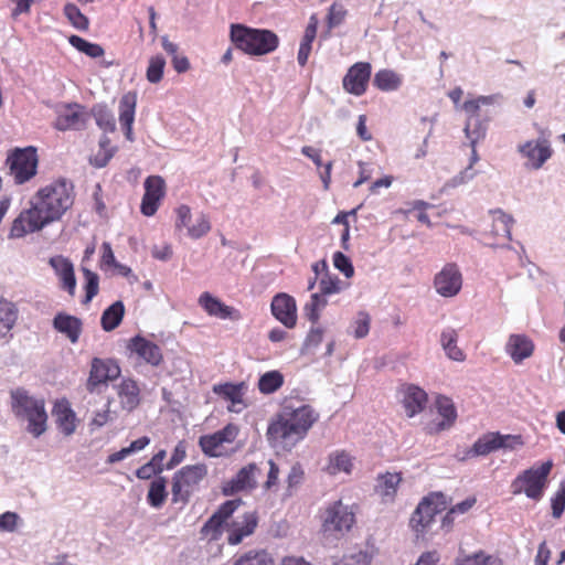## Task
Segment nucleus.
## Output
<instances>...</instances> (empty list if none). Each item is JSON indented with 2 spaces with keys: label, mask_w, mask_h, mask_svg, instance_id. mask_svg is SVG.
I'll return each mask as SVG.
<instances>
[{
  "label": "nucleus",
  "mask_w": 565,
  "mask_h": 565,
  "mask_svg": "<svg viewBox=\"0 0 565 565\" xmlns=\"http://www.w3.org/2000/svg\"><path fill=\"white\" fill-rule=\"evenodd\" d=\"M74 200V185L64 178L39 188L30 200V207L12 222L9 236L20 238L60 221L73 206Z\"/></svg>",
  "instance_id": "f257e3e1"
},
{
  "label": "nucleus",
  "mask_w": 565,
  "mask_h": 565,
  "mask_svg": "<svg viewBox=\"0 0 565 565\" xmlns=\"http://www.w3.org/2000/svg\"><path fill=\"white\" fill-rule=\"evenodd\" d=\"M230 39L237 50L250 56L270 54L279 45V38L274 31L239 23L231 24Z\"/></svg>",
  "instance_id": "f03ea898"
},
{
  "label": "nucleus",
  "mask_w": 565,
  "mask_h": 565,
  "mask_svg": "<svg viewBox=\"0 0 565 565\" xmlns=\"http://www.w3.org/2000/svg\"><path fill=\"white\" fill-rule=\"evenodd\" d=\"M10 397L12 413L15 417L23 418L28 422V431L35 438L44 434L47 428V414L44 399L31 396L23 387L12 390Z\"/></svg>",
  "instance_id": "7ed1b4c3"
},
{
  "label": "nucleus",
  "mask_w": 565,
  "mask_h": 565,
  "mask_svg": "<svg viewBox=\"0 0 565 565\" xmlns=\"http://www.w3.org/2000/svg\"><path fill=\"white\" fill-rule=\"evenodd\" d=\"M206 477L207 467L204 463L186 465L175 471L171 482L172 503L186 505Z\"/></svg>",
  "instance_id": "20e7f679"
},
{
  "label": "nucleus",
  "mask_w": 565,
  "mask_h": 565,
  "mask_svg": "<svg viewBox=\"0 0 565 565\" xmlns=\"http://www.w3.org/2000/svg\"><path fill=\"white\" fill-rule=\"evenodd\" d=\"M552 469L553 461L547 460L522 471L511 482L510 489L512 494L519 495L524 493L529 499L534 501L541 500Z\"/></svg>",
  "instance_id": "39448f33"
},
{
  "label": "nucleus",
  "mask_w": 565,
  "mask_h": 565,
  "mask_svg": "<svg viewBox=\"0 0 565 565\" xmlns=\"http://www.w3.org/2000/svg\"><path fill=\"white\" fill-rule=\"evenodd\" d=\"M355 524V512L352 507L343 504L341 500L330 503L322 514V531L342 537Z\"/></svg>",
  "instance_id": "423d86ee"
},
{
  "label": "nucleus",
  "mask_w": 565,
  "mask_h": 565,
  "mask_svg": "<svg viewBox=\"0 0 565 565\" xmlns=\"http://www.w3.org/2000/svg\"><path fill=\"white\" fill-rule=\"evenodd\" d=\"M8 163L17 184L30 181L38 172L39 157L36 148L29 146L13 149L8 157Z\"/></svg>",
  "instance_id": "0eeeda50"
},
{
  "label": "nucleus",
  "mask_w": 565,
  "mask_h": 565,
  "mask_svg": "<svg viewBox=\"0 0 565 565\" xmlns=\"http://www.w3.org/2000/svg\"><path fill=\"white\" fill-rule=\"evenodd\" d=\"M445 501L441 493L425 497L411 518V526L417 535H424L435 520L438 512L444 509Z\"/></svg>",
  "instance_id": "6e6552de"
},
{
  "label": "nucleus",
  "mask_w": 565,
  "mask_h": 565,
  "mask_svg": "<svg viewBox=\"0 0 565 565\" xmlns=\"http://www.w3.org/2000/svg\"><path fill=\"white\" fill-rule=\"evenodd\" d=\"M266 435L271 446L282 449H291L305 438L280 413L268 425Z\"/></svg>",
  "instance_id": "1a4fd4ad"
},
{
  "label": "nucleus",
  "mask_w": 565,
  "mask_h": 565,
  "mask_svg": "<svg viewBox=\"0 0 565 565\" xmlns=\"http://www.w3.org/2000/svg\"><path fill=\"white\" fill-rule=\"evenodd\" d=\"M243 503L241 499L227 500L209 518L200 530L202 539L216 541L221 537L225 522Z\"/></svg>",
  "instance_id": "9d476101"
},
{
  "label": "nucleus",
  "mask_w": 565,
  "mask_h": 565,
  "mask_svg": "<svg viewBox=\"0 0 565 565\" xmlns=\"http://www.w3.org/2000/svg\"><path fill=\"white\" fill-rule=\"evenodd\" d=\"M143 186L145 193L140 204V212L145 216H152L157 213L161 201L166 196V181L160 175H149L146 178Z\"/></svg>",
  "instance_id": "9b49d317"
},
{
  "label": "nucleus",
  "mask_w": 565,
  "mask_h": 565,
  "mask_svg": "<svg viewBox=\"0 0 565 565\" xmlns=\"http://www.w3.org/2000/svg\"><path fill=\"white\" fill-rule=\"evenodd\" d=\"M372 75V66L369 62H356L351 65L342 79L343 89L354 96L366 93Z\"/></svg>",
  "instance_id": "f8f14e48"
},
{
  "label": "nucleus",
  "mask_w": 565,
  "mask_h": 565,
  "mask_svg": "<svg viewBox=\"0 0 565 565\" xmlns=\"http://www.w3.org/2000/svg\"><path fill=\"white\" fill-rule=\"evenodd\" d=\"M120 375L119 365L113 360H103L94 358L90 364L89 376L86 382V388L93 393L99 385L113 381Z\"/></svg>",
  "instance_id": "ddd939ff"
},
{
  "label": "nucleus",
  "mask_w": 565,
  "mask_h": 565,
  "mask_svg": "<svg viewBox=\"0 0 565 565\" xmlns=\"http://www.w3.org/2000/svg\"><path fill=\"white\" fill-rule=\"evenodd\" d=\"M436 291L446 298L455 297L462 287V275L454 263L446 264L434 279Z\"/></svg>",
  "instance_id": "4468645a"
},
{
  "label": "nucleus",
  "mask_w": 565,
  "mask_h": 565,
  "mask_svg": "<svg viewBox=\"0 0 565 565\" xmlns=\"http://www.w3.org/2000/svg\"><path fill=\"white\" fill-rule=\"evenodd\" d=\"M259 469L256 463H248L237 471V473L222 486L224 495H233L242 491H250L256 488V475Z\"/></svg>",
  "instance_id": "2eb2a0df"
},
{
  "label": "nucleus",
  "mask_w": 565,
  "mask_h": 565,
  "mask_svg": "<svg viewBox=\"0 0 565 565\" xmlns=\"http://www.w3.org/2000/svg\"><path fill=\"white\" fill-rule=\"evenodd\" d=\"M87 120L85 107L73 103L67 104L64 110L57 115L53 126L60 131L79 130L85 128Z\"/></svg>",
  "instance_id": "dca6fc26"
},
{
  "label": "nucleus",
  "mask_w": 565,
  "mask_h": 565,
  "mask_svg": "<svg viewBox=\"0 0 565 565\" xmlns=\"http://www.w3.org/2000/svg\"><path fill=\"white\" fill-rule=\"evenodd\" d=\"M273 316L286 328H294L297 323V306L295 299L287 294L276 295L270 305Z\"/></svg>",
  "instance_id": "f3484780"
},
{
  "label": "nucleus",
  "mask_w": 565,
  "mask_h": 565,
  "mask_svg": "<svg viewBox=\"0 0 565 565\" xmlns=\"http://www.w3.org/2000/svg\"><path fill=\"white\" fill-rule=\"evenodd\" d=\"M128 349L137 354L143 362L152 366L160 365L163 360L160 347L141 335H136L130 339Z\"/></svg>",
  "instance_id": "a211bd4d"
},
{
  "label": "nucleus",
  "mask_w": 565,
  "mask_h": 565,
  "mask_svg": "<svg viewBox=\"0 0 565 565\" xmlns=\"http://www.w3.org/2000/svg\"><path fill=\"white\" fill-rule=\"evenodd\" d=\"M280 414L299 430L302 437H306L309 429L319 418L318 413L310 405H301L295 409L286 407Z\"/></svg>",
  "instance_id": "6ab92c4d"
},
{
  "label": "nucleus",
  "mask_w": 565,
  "mask_h": 565,
  "mask_svg": "<svg viewBox=\"0 0 565 565\" xmlns=\"http://www.w3.org/2000/svg\"><path fill=\"white\" fill-rule=\"evenodd\" d=\"M519 150L527 159V166L535 170L542 168L553 153L548 141L545 139L526 141Z\"/></svg>",
  "instance_id": "aec40b11"
},
{
  "label": "nucleus",
  "mask_w": 565,
  "mask_h": 565,
  "mask_svg": "<svg viewBox=\"0 0 565 565\" xmlns=\"http://www.w3.org/2000/svg\"><path fill=\"white\" fill-rule=\"evenodd\" d=\"M198 302L203 308V310L211 317H215L222 320L241 319V312L237 309L225 305L224 302H222L220 299L212 296L207 291H204L200 295Z\"/></svg>",
  "instance_id": "412c9836"
},
{
  "label": "nucleus",
  "mask_w": 565,
  "mask_h": 565,
  "mask_svg": "<svg viewBox=\"0 0 565 565\" xmlns=\"http://www.w3.org/2000/svg\"><path fill=\"white\" fill-rule=\"evenodd\" d=\"M49 264L54 269L55 275L58 277L61 288L73 297L76 290V277L72 262L62 255H57L51 257Z\"/></svg>",
  "instance_id": "4be33fe9"
},
{
  "label": "nucleus",
  "mask_w": 565,
  "mask_h": 565,
  "mask_svg": "<svg viewBox=\"0 0 565 565\" xmlns=\"http://www.w3.org/2000/svg\"><path fill=\"white\" fill-rule=\"evenodd\" d=\"M247 391V384L245 382L239 383H221L215 384L213 386V393H215L217 396L222 397L225 401L231 402V405L227 407L230 412H239L242 408H237V405H241L242 407H246V404L244 403V395Z\"/></svg>",
  "instance_id": "5701e85b"
},
{
  "label": "nucleus",
  "mask_w": 565,
  "mask_h": 565,
  "mask_svg": "<svg viewBox=\"0 0 565 565\" xmlns=\"http://www.w3.org/2000/svg\"><path fill=\"white\" fill-rule=\"evenodd\" d=\"M258 524V518L255 512H247L243 515L242 521H233L227 524V543L230 545H237L242 541L252 535Z\"/></svg>",
  "instance_id": "b1692460"
},
{
  "label": "nucleus",
  "mask_w": 565,
  "mask_h": 565,
  "mask_svg": "<svg viewBox=\"0 0 565 565\" xmlns=\"http://www.w3.org/2000/svg\"><path fill=\"white\" fill-rule=\"evenodd\" d=\"M534 348V342L526 334L514 333L508 339L505 352L515 364H520L532 356Z\"/></svg>",
  "instance_id": "393cba45"
},
{
  "label": "nucleus",
  "mask_w": 565,
  "mask_h": 565,
  "mask_svg": "<svg viewBox=\"0 0 565 565\" xmlns=\"http://www.w3.org/2000/svg\"><path fill=\"white\" fill-rule=\"evenodd\" d=\"M137 106V94L128 92L124 94L119 102V122L124 129L127 140L132 141V125Z\"/></svg>",
  "instance_id": "a878e982"
},
{
  "label": "nucleus",
  "mask_w": 565,
  "mask_h": 565,
  "mask_svg": "<svg viewBox=\"0 0 565 565\" xmlns=\"http://www.w3.org/2000/svg\"><path fill=\"white\" fill-rule=\"evenodd\" d=\"M119 403L122 409L132 412L140 404V387L132 379H122L116 386Z\"/></svg>",
  "instance_id": "bb28decb"
},
{
  "label": "nucleus",
  "mask_w": 565,
  "mask_h": 565,
  "mask_svg": "<svg viewBox=\"0 0 565 565\" xmlns=\"http://www.w3.org/2000/svg\"><path fill=\"white\" fill-rule=\"evenodd\" d=\"M53 416L58 430L65 436L72 435L76 429V415L66 399L57 401L53 407Z\"/></svg>",
  "instance_id": "cd10ccee"
},
{
  "label": "nucleus",
  "mask_w": 565,
  "mask_h": 565,
  "mask_svg": "<svg viewBox=\"0 0 565 565\" xmlns=\"http://www.w3.org/2000/svg\"><path fill=\"white\" fill-rule=\"evenodd\" d=\"M401 472H385L376 478L375 492L381 497L383 502H393L402 482Z\"/></svg>",
  "instance_id": "c85d7f7f"
},
{
  "label": "nucleus",
  "mask_w": 565,
  "mask_h": 565,
  "mask_svg": "<svg viewBox=\"0 0 565 565\" xmlns=\"http://www.w3.org/2000/svg\"><path fill=\"white\" fill-rule=\"evenodd\" d=\"M82 321L75 316L58 312L53 319L54 329L67 337L72 343H76L82 333Z\"/></svg>",
  "instance_id": "c756f323"
},
{
  "label": "nucleus",
  "mask_w": 565,
  "mask_h": 565,
  "mask_svg": "<svg viewBox=\"0 0 565 565\" xmlns=\"http://www.w3.org/2000/svg\"><path fill=\"white\" fill-rule=\"evenodd\" d=\"M403 406L408 417L423 412L427 403V394L424 390L415 385H407L403 390Z\"/></svg>",
  "instance_id": "7c9ffc66"
},
{
  "label": "nucleus",
  "mask_w": 565,
  "mask_h": 565,
  "mask_svg": "<svg viewBox=\"0 0 565 565\" xmlns=\"http://www.w3.org/2000/svg\"><path fill=\"white\" fill-rule=\"evenodd\" d=\"M436 408L438 414L444 418L435 427H430V433H439L450 428L457 419V411L452 401L446 396H438L436 398Z\"/></svg>",
  "instance_id": "2f4dec72"
},
{
  "label": "nucleus",
  "mask_w": 565,
  "mask_h": 565,
  "mask_svg": "<svg viewBox=\"0 0 565 565\" xmlns=\"http://www.w3.org/2000/svg\"><path fill=\"white\" fill-rule=\"evenodd\" d=\"M512 224L513 220L510 215L500 210L493 211L491 235L498 243L510 242Z\"/></svg>",
  "instance_id": "473e14b6"
},
{
  "label": "nucleus",
  "mask_w": 565,
  "mask_h": 565,
  "mask_svg": "<svg viewBox=\"0 0 565 565\" xmlns=\"http://www.w3.org/2000/svg\"><path fill=\"white\" fill-rule=\"evenodd\" d=\"M500 438V433H488L480 437L472 446L470 450H468L467 456H486L492 451L501 449L502 444Z\"/></svg>",
  "instance_id": "72a5a7b5"
},
{
  "label": "nucleus",
  "mask_w": 565,
  "mask_h": 565,
  "mask_svg": "<svg viewBox=\"0 0 565 565\" xmlns=\"http://www.w3.org/2000/svg\"><path fill=\"white\" fill-rule=\"evenodd\" d=\"M18 308L11 301L0 298V339L4 338L14 327Z\"/></svg>",
  "instance_id": "f704fd0d"
},
{
  "label": "nucleus",
  "mask_w": 565,
  "mask_h": 565,
  "mask_svg": "<svg viewBox=\"0 0 565 565\" xmlns=\"http://www.w3.org/2000/svg\"><path fill=\"white\" fill-rule=\"evenodd\" d=\"M353 468V458L345 450H337L329 455V461L326 470L330 475L340 472L351 473Z\"/></svg>",
  "instance_id": "c9c22d12"
},
{
  "label": "nucleus",
  "mask_w": 565,
  "mask_h": 565,
  "mask_svg": "<svg viewBox=\"0 0 565 565\" xmlns=\"http://www.w3.org/2000/svg\"><path fill=\"white\" fill-rule=\"evenodd\" d=\"M440 342L447 356L454 361L462 362L466 359L463 351L457 345L458 333L454 329H446L441 332Z\"/></svg>",
  "instance_id": "e433bc0d"
},
{
  "label": "nucleus",
  "mask_w": 565,
  "mask_h": 565,
  "mask_svg": "<svg viewBox=\"0 0 565 565\" xmlns=\"http://www.w3.org/2000/svg\"><path fill=\"white\" fill-rule=\"evenodd\" d=\"M168 497L167 480L164 477L154 478L148 489L147 502L150 507L159 509L161 508Z\"/></svg>",
  "instance_id": "4c0bfd02"
},
{
  "label": "nucleus",
  "mask_w": 565,
  "mask_h": 565,
  "mask_svg": "<svg viewBox=\"0 0 565 565\" xmlns=\"http://www.w3.org/2000/svg\"><path fill=\"white\" fill-rule=\"evenodd\" d=\"M373 85L382 92L396 90L402 85V77L392 70H380L374 75Z\"/></svg>",
  "instance_id": "58836bf2"
},
{
  "label": "nucleus",
  "mask_w": 565,
  "mask_h": 565,
  "mask_svg": "<svg viewBox=\"0 0 565 565\" xmlns=\"http://www.w3.org/2000/svg\"><path fill=\"white\" fill-rule=\"evenodd\" d=\"M125 313V307L121 301H116L111 306H109L102 315L100 323L105 331H111L116 329Z\"/></svg>",
  "instance_id": "ea45409f"
},
{
  "label": "nucleus",
  "mask_w": 565,
  "mask_h": 565,
  "mask_svg": "<svg viewBox=\"0 0 565 565\" xmlns=\"http://www.w3.org/2000/svg\"><path fill=\"white\" fill-rule=\"evenodd\" d=\"M285 379L281 372L274 370L260 375L257 387L262 394L268 395L277 392L284 385Z\"/></svg>",
  "instance_id": "a19ab883"
},
{
  "label": "nucleus",
  "mask_w": 565,
  "mask_h": 565,
  "mask_svg": "<svg viewBox=\"0 0 565 565\" xmlns=\"http://www.w3.org/2000/svg\"><path fill=\"white\" fill-rule=\"evenodd\" d=\"M92 115L95 118L96 125L106 132H114L116 130V120L106 105L97 104L92 108Z\"/></svg>",
  "instance_id": "79ce46f5"
},
{
  "label": "nucleus",
  "mask_w": 565,
  "mask_h": 565,
  "mask_svg": "<svg viewBox=\"0 0 565 565\" xmlns=\"http://www.w3.org/2000/svg\"><path fill=\"white\" fill-rule=\"evenodd\" d=\"M116 148L110 146V139L103 136L99 140V149L89 158V163L95 168H104L114 157Z\"/></svg>",
  "instance_id": "37998d69"
},
{
  "label": "nucleus",
  "mask_w": 565,
  "mask_h": 565,
  "mask_svg": "<svg viewBox=\"0 0 565 565\" xmlns=\"http://www.w3.org/2000/svg\"><path fill=\"white\" fill-rule=\"evenodd\" d=\"M70 44L75 47L77 51L86 54L89 57L97 58L102 57L105 54V51L102 45L97 43L88 42L87 40L78 36V35H71L68 38Z\"/></svg>",
  "instance_id": "c03bdc74"
},
{
  "label": "nucleus",
  "mask_w": 565,
  "mask_h": 565,
  "mask_svg": "<svg viewBox=\"0 0 565 565\" xmlns=\"http://www.w3.org/2000/svg\"><path fill=\"white\" fill-rule=\"evenodd\" d=\"M233 565H275V563L266 551L260 550L244 553Z\"/></svg>",
  "instance_id": "a18cd8bd"
},
{
  "label": "nucleus",
  "mask_w": 565,
  "mask_h": 565,
  "mask_svg": "<svg viewBox=\"0 0 565 565\" xmlns=\"http://www.w3.org/2000/svg\"><path fill=\"white\" fill-rule=\"evenodd\" d=\"M149 444H150V438L148 436H142V437L134 440L128 447H125V448L120 449L119 451H116V452L109 455L107 458V462L108 463L118 462V461L125 459L126 457H128L129 455H131L132 452L142 450Z\"/></svg>",
  "instance_id": "49530a36"
},
{
  "label": "nucleus",
  "mask_w": 565,
  "mask_h": 565,
  "mask_svg": "<svg viewBox=\"0 0 565 565\" xmlns=\"http://www.w3.org/2000/svg\"><path fill=\"white\" fill-rule=\"evenodd\" d=\"M63 12L67 18L68 22L79 31H87L89 28L88 18L81 12V10L74 3H66Z\"/></svg>",
  "instance_id": "de8ad7c7"
},
{
  "label": "nucleus",
  "mask_w": 565,
  "mask_h": 565,
  "mask_svg": "<svg viewBox=\"0 0 565 565\" xmlns=\"http://www.w3.org/2000/svg\"><path fill=\"white\" fill-rule=\"evenodd\" d=\"M457 565H502L500 558L479 551L458 559Z\"/></svg>",
  "instance_id": "09e8293b"
},
{
  "label": "nucleus",
  "mask_w": 565,
  "mask_h": 565,
  "mask_svg": "<svg viewBox=\"0 0 565 565\" xmlns=\"http://www.w3.org/2000/svg\"><path fill=\"white\" fill-rule=\"evenodd\" d=\"M166 60L162 55L151 56L146 71L147 81L151 84L159 83L163 77Z\"/></svg>",
  "instance_id": "8fccbe9b"
},
{
  "label": "nucleus",
  "mask_w": 565,
  "mask_h": 565,
  "mask_svg": "<svg viewBox=\"0 0 565 565\" xmlns=\"http://www.w3.org/2000/svg\"><path fill=\"white\" fill-rule=\"evenodd\" d=\"M326 295L321 292H316L311 295L310 302L306 305V316L311 322H317L319 320V311L327 306Z\"/></svg>",
  "instance_id": "3c124183"
},
{
  "label": "nucleus",
  "mask_w": 565,
  "mask_h": 565,
  "mask_svg": "<svg viewBox=\"0 0 565 565\" xmlns=\"http://www.w3.org/2000/svg\"><path fill=\"white\" fill-rule=\"evenodd\" d=\"M199 445L204 455L209 457H217L220 456V452L217 450L223 445V443L218 438L217 434L214 433L201 436L199 439Z\"/></svg>",
  "instance_id": "603ef678"
},
{
  "label": "nucleus",
  "mask_w": 565,
  "mask_h": 565,
  "mask_svg": "<svg viewBox=\"0 0 565 565\" xmlns=\"http://www.w3.org/2000/svg\"><path fill=\"white\" fill-rule=\"evenodd\" d=\"M82 271L85 278V302H89L98 294L99 277L88 268H83Z\"/></svg>",
  "instance_id": "864d4df0"
},
{
  "label": "nucleus",
  "mask_w": 565,
  "mask_h": 565,
  "mask_svg": "<svg viewBox=\"0 0 565 565\" xmlns=\"http://www.w3.org/2000/svg\"><path fill=\"white\" fill-rule=\"evenodd\" d=\"M371 317L365 311H360L353 321V335L355 339H363L370 332Z\"/></svg>",
  "instance_id": "5fc2aeb1"
},
{
  "label": "nucleus",
  "mask_w": 565,
  "mask_h": 565,
  "mask_svg": "<svg viewBox=\"0 0 565 565\" xmlns=\"http://www.w3.org/2000/svg\"><path fill=\"white\" fill-rule=\"evenodd\" d=\"M210 230L211 224L209 217L205 214L201 213L196 217L195 223L188 226V235L193 239H198L207 234Z\"/></svg>",
  "instance_id": "6e6d98bb"
},
{
  "label": "nucleus",
  "mask_w": 565,
  "mask_h": 565,
  "mask_svg": "<svg viewBox=\"0 0 565 565\" xmlns=\"http://www.w3.org/2000/svg\"><path fill=\"white\" fill-rule=\"evenodd\" d=\"M305 479L303 468L299 462H296L287 476V490L291 494L292 490L299 487Z\"/></svg>",
  "instance_id": "4d7b16f0"
},
{
  "label": "nucleus",
  "mask_w": 565,
  "mask_h": 565,
  "mask_svg": "<svg viewBox=\"0 0 565 565\" xmlns=\"http://www.w3.org/2000/svg\"><path fill=\"white\" fill-rule=\"evenodd\" d=\"M371 556L364 551L343 555L337 565H370Z\"/></svg>",
  "instance_id": "13d9d810"
},
{
  "label": "nucleus",
  "mask_w": 565,
  "mask_h": 565,
  "mask_svg": "<svg viewBox=\"0 0 565 565\" xmlns=\"http://www.w3.org/2000/svg\"><path fill=\"white\" fill-rule=\"evenodd\" d=\"M340 284L337 276L324 275L319 282L320 292L326 296L338 294L341 290Z\"/></svg>",
  "instance_id": "bf43d9fd"
},
{
  "label": "nucleus",
  "mask_w": 565,
  "mask_h": 565,
  "mask_svg": "<svg viewBox=\"0 0 565 565\" xmlns=\"http://www.w3.org/2000/svg\"><path fill=\"white\" fill-rule=\"evenodd\" d=\"M333 265L340 270L347 278H350L354 275L353 265L348 256H345L341 252H337L333 255Z\"/></svg>",
  "instance_id": "052dcab7"
},
{
  "label": "nucleus",
  "mask_w": 565,
  "mask_h": 565,
  "mask_svg": "<svg viewBox=\"0 0 565 565\" xmlns=\"http://www.w3.org/2000/svg\"><path fill=\"white\" fill-rule=\"evenodd\" d=\"M345 15L347 10L341 3H332L328 13V25L330 28L340 25L344 21Z\"/></svg>",
  "instance_id": "680f3d73"
},
{
  "label": "nucleus",
  "mask_w": 565,
  "mask_h": 565,
  "mask_svg": "<svg viewBox=\"0 0 565 565\" xmlns=\"http://www.w3.org/2000/svg\"><path fill=\"white\" fill-rule=\"evenodd\" d=\"M565 510V481L559 486V489L552 498V515L556 519L561 518Z\"/></svg>",
  "instance_id": "e2e57ef3"
},
{
  "label": "nucleus",
  "mask_w": 565,
  "mask_h": 565,
  "mask_svg": "<svg viewBox=\"0 0 565 565\" xmlns=\"http://www.w3.org/2000/svg\"><path fill=\"white\" fill-rule=\"evenodd\" d=\"M186 457V446L183 440L179 441L173 449L171 458L166 463V469L171 470L178 465H180Z\"/></svg>",
  "instance_id": "0e129e2a"
},
{
  "label": "nucleus",
  "mask_w": 565,
  "mask_h": 565,
  "mask_svg": "<svg viewBox=\"0 0 565 565\" xmlns=\"http://www.w3.org/2000/svg\"><path fill=\"white\" fill-rule=\"evenodd\" d=\"M268 466L267 480L263 484L265 491H270L277 487L280 472L278 465L274 460H269Z\"/></svg>",
  "instance_id": "69168bd1"
},
{
  "label": "nucleus",
  "mask_w": 565,
  "mask_h": 565,
  "mask_svg": "<svg viewBox=\"0 0 565 565\" xmlns=\"http://www.w3.org/2000/svg\"><path fill=\"white\" fill-rule=\"evenodd\" d=\"M238 431V427L235 424L230 423L215 433L223 444H231L236 439Z\"/></svg>",
  "instance_id": "338daca9"
},
{
  "label": "nucleus",
  "mask_w": 565,
  "mask_h": 565,
  "mask_svg": "<svg viewBox=\"0 0 565 565\" xmlns=\"http://www.w3.org/2000/svg\"><path fill=\"white\" fill-rule=\"evenodd\" d=\"M19 516L14 512H4L0 515V531L12 532L17 527Z\"/></svg>",
  "instance_id": "774afa93"
}]
</instances>
